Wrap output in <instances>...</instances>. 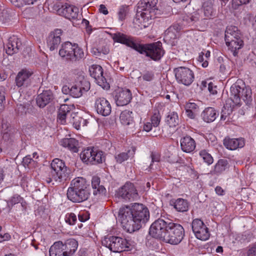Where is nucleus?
Returning a JSON list of instances; mask_svg holds the SVG:
<instances>
[{
  "label": "nucleus",
  "instance_id": "nucleus-1",
  "mask_svg": "<svg viewBox=\"0 0 256 256\" xmlns=\"http://www.w3.org/2000/svg\"><path fill=\"white\" fill-rule=\"evenodd\" d=\"M112 38L114 42L125 44L141 54H146L154 60H160L164 54L162 44L160 42L140 44L136 42L134 38L121 32L114 34Z\"/></svg>",
  "mask_w": 256,
  "mask_h": 256
},
{
  "label": "nucleus",
  "instance_id": "nucleus-2",
  "mask_svg": "<svg viewBox=\"0 0 256 256\" xmlns=\"http://www.w3.org/2000/svg\"><path fill=\"white\" fill-rule=\"evenodd\" d=\"M90 190L85 179L78 178L73 180L67 190V197L74 202H81L90 196Z\"/></svg>",
  "mask_w": 256,
  "mask_h": 256
},
{
  "label": "nucleus",
  "instance_id": "nucleus-3",
  "mask_svg": "<svg viewBox=\"0 0 256 256\" xmlns=\"http://www.w3.org/2000/svg\"><path fill=\"white\" fill-rule=\"evenodd\" d=\"M240 85L238 82L232 84L230 87V99L234 106H240L241 99L248 104L252 100V92L248 87L245 86L243 82Z\"/></svg>",
  "mask_w": 256,
  "mask_h": 256
},
{
  "label": "nucleus",
  "instance_id": "nucleus-4",
  "mask_svg": "<svg viewBox=\"0 0 256 256\" xmlns=\"http://www.w3.org/2000/svg\"><path fill=\"white\" fill-rule=\"evenodd\" d=\"M150 212L148 208L142 204L135 203L133 204V214L132 226L134 232L139 230L142 224H145L149 219Z\"/></svg>",
  "mask_w": 256,
  "mask_h": 256
},
{
  "label": "nucleus",
  "instance_id": "nucleus-5",
  "mask_svg": "<svg viewBox=\"0 0 256 256\" xmlns=\"http://www.w3.org/2000/svg\"><path fill=\"white\" fill-rule=\"evenodd\" d=\"M67 167L65 163L59 158H54L51 163L50 171L48 174L46 182H51L52 180L61 181L66 176Z\"/></svg>",
  "mask_w": 256,
  "mask_h": 256
},
{
  "label": "nucleus",
  "instance_id": "nucleus-6",
  "mask_svg": "<svg viewBox=\"0 0 256 256\" xmlns=\"http://www.w3.org/2000/svg\"><path fill=\"white\" fill-rule=\"evenodd\" d=\"M59 54L63 58L70 60H79L84 57V52L82 48L77 44H72L70 42L62 44L59 50Z\"/></svg>",
  "mask_w": 256,
  "mask_h": 256
},
{
  "label": "nucleus",
  "instance_id": "nucleus-7",
  "mask_svg": "<svg viewBox=\"0 0 256 256\" xmlns=\"http://www.w3.org/2000/svg\"><path fill=\"white\" fill-rule=\"evenodd\" d=\"M102 244L114 252L126 250L130 246L126 239L115 236L104 238L102 240Z\"/></svg>",
  "mask_w": 256,
  "mask_h": 256
},
{
  "label": "nucleus",
  "instance_id": "nucleus-8",
  "mask_svg": "<svg viewBox=\"0 0 256 256\" xmlns=\"http://www.w3.org/2000/svg\"><path fill=\"white\" fill-rule=\"evenodd\" d=\"M80 158L83 162L88 164L102 163L105 160V156L102 151L91 147L82 150Z\"/></svg>",
  "mask_w": 256,
  "mask_h": 256
},
{
  "label": "nucleus",
  "instance_id": "nucleus-9",
  "mask_svg": "<svg viewBox=\"0 0 256 256\" xmlns=\"http://www.w3.org/2000/svg\"><path fill=\"white\" fill-rule=\"evenodd\" d=\"M170 222V220L166 221L160 218L156 220L150 226V234L153 238L164 242Z\"/></svg>",
  "mask_w": 256,
  "mask_h": 256
},
{
  "label": "nucleus",
  "instance_id": "nucleus-10",
  "mask_svg": "<svg viewBox=\"0 0 256 256\" xmlns=\"http://www.w3.org/2000/svg\"><path fill=\"white\" fill-rule=\"evenodd\" d=\"M164 242L172 244H177L183 239L184 231L183 227L180 224L170 222Z\"/></svg>",
  "mask_w": 256,
  "mask_h": 256
},
{
  "label": "nucleus",
  "instance_id": "nucleus-11",
  "mask_svg": "<svg viewBox=\"0 0 256 256\" xmlns=\"http://www.w3.org/2000/svg\"><path fill=\"white\" fill-rule=\"evenodd\" d=\"M142 2H144L145 8L142 10L138 19L144 24V27H146L149 21L155 18L158 0H142Z\"/></svg>",
  "mask_w": 256,
  "mask_h": 256
},
{
  "label": "nucleus",
  "instance_id": "nucleus-12",
  "mask_svg": "<svg viewBox=\"0 0 256 256\" xmlns=\"http://www.w3.org/2000/svg\"><path fill=\"white\" fill-rule=\"evenodd\" d=\"M176 82L179 84L190 86L194 81V74L190 68L179 66L174 70Z\"/></svg>",
  "mask_w": 256,
  "mask_h": 256
},
{
  "label": "nucleus",
  "instance_id": "nucleus-13",
  "mask_svg": "<svg viewBox=\"0 0 256 256\" xmlns=\"http://www.w3.org/2000/svg\"><path fill=\"white\" fill-rule=\"evenodd\" d=\"M90 82L82 77L78 81L76 82L70 88L66 86L63 87L62 91H66L68 89L71 96L78 98L80 97L84 93L88 92L90 89Z\"/></svg>",
  "mask_w": 256,
  "mask_h": 256
},
{
  "label": "nucleus",
  "instance_id": "nucleus-14",
  "mask_svg": "<svg viewBox=\"0 0 256 256\" xmlns=\"http://www.w3.org/2000/svg\"><path fill=\"white\" fill-rule=\"evenodd\" d=\"M133 214V205L130 207L124 206L120 208L118 217L121 221L124 228L128 232H134V228L130 222L132 220Z\"/></svg>",
  "mask_w": 256,
  "mask_h": 256
},
{
  "label": "nucleus",
  "instance_id": "nucleus-15",
  "mask_svg": "<svg viewBox=\"0 0 256 256\" xmlns=\"http://www.w3.org/2000/svg\"><path fill=\"white\" fill-rule=\"evenodd\" d=\"M90 75L94 78L96 82L104 90H108L110 85L103 76V70L101 66L97 64L92 65L89 68Z\"/></svg>",
  "mask_w": 256,
  "mask_h": 256
},
{
  "label": "nucleus",
  "instance_id": "nucleus-16",
  "mask_svg": "<svg viewBox=\"0 0 256 256\" xmlns=\"http://www.w3.org/2000/svg\"><path fill=\"white\" fill-rule=\"evenodd\" d=\"M192 231L197 238L202 240L208 239L210 234L208 228L202 220L199 219L194 220L192 222Z\"/></svg>",
  "mask_w": 256,
  "mask_h": 256
},
{
  "label": "nucleus",
  "instance_id": "nucleus-17",
  "mask_svg": "<svg viewBox=\"0 0 256 256\" xmlns=\"http://www.w3.org/2000/svg\"><path fill=\"white\" fill-rule=\"evenodd\" d=\"M118 196L126 200H134L138 198V194L134 185L130 182H126L117 192Z\"/></svg>",
  "mask_w": 256,
  "mask_h": 256
},
{
  "label": "nucleus",
  "instance_id": "nucleus-18",
  "mask_svg": "<svg viewBox=\"0 0 256 256\" xmlns=\"http://www.w3.org/2000/svg\"><path fill=\"white\" fill-rule=\"evenodd\" d=\"M1 134L2 140L6 144H10L16 140V130L6 122H2Z\"/></svg>",
  "mask_w": 256,
  "mask_h": 256
},
{
  "label": "nucleus",
  "instance_id": "nucleus-19",
  "mask_svg": "<svg viewBox=\"0 0 256 256\" xmlns=\"http://www.w3.org/2000/svg\"><path fill=\"white\" fill-rule=\"evenodd\" d=\"M78 8L74 6L66 4L60 8L58 10V14L68 20H76L78 18Z\"/></svg>",
  "mask_w": 256,
  "mask_h": 256
},
{
  "label": "nucleus",
  "instance_id": "nucleus-20",
  "mask_svg": "<svg viewBox=\"0 0 256 256\" xmlns=\"http://www.w3.org/2000/svg\"><path fill=\"white\" fill-rule=\"evenodd\" d=\"M94 106L98 114L102 116H108L111 112V105L110 102L104 98H98L96 100Z\"/></svg>",
  "mask_w": 256,
  "mask_h": 256
},
{
  "label": "nucleus",
  "instance_id": "nucleus-21",
  "mask_svg": "<svg viewBox=\"0 0 256 256\" xmlns=\"http://www.w3.org/2000/svg\"><path fill=\"white\" fill-rule=\"evenodd\" d=\"M54 244H56L58 247L63 252H64L68 256H72L74 252L76 251L78 243V242L73 238H70L63 244L62 242H55Z\"/></svg>",
  "mask_w": 256,
  "mask_h": 256
},
{
  "label": "nucleus",
  "instance_id": "nucleus-22",
  "mask_svg": "<svg viewBox=\"0 0 256 256\" xmlns=\"http://www.w3.org/2000/svg\"><path fill=\"white\" fill-rule=\"evenodd\" d=\"M62 34V30L60 29H56L49 34L47 38V45L51 51L58 48L61 42Z\"/></svg>",
  "mask_w": 256,
  "mask_h": 256
},
{
  "label": "nucleus",
  "instance_id": "nucleus-23",
  "mask_svg": "<svg viewBox=\"0 0 256 256\" xmlns=\"http://www.w3.org/2000/svg\"><path fill=\"white\" fill-rule=\"evenodd\" d=\"M132 94L128 89H122L115 96L116 104L118 106L128 104L132 99Z\"/></svg>",
  "mask_w": 256,
  "mask_h": 256
},
{
  "label": "nucleus",
  "instance_id": "nucleus-24",
  "mask_svg": "<svg viewBox=\"0 0 256 256\" xmlns=\"http://www.w3.org/2000/svg\"><path fill=\"white\" fill-rule=\"evenodd\" d=\"M21 45V42L18 37L14 36H11L6 44V52L8 54L12 55L18 52Z\"/></svg>",
  "mask_w": 256,
  "mask_h": 256
},
{
  "label": "nucleus",
  "instance_id": "nucleus-25",
  "mask_svg": "<svg viewBox=\"0 0 256 256\" xmlns=\"http://www.w3.org/2000/svg\"><path fill=\"white\" fill-rule=\"evenodd\" d=\"M53 99L52 92L50 90H44L36 99V104L40 108H44Z\"/></svg>",
  "mask_w": 256,
  "mask_h": 256
},
{
  "label": "nucleus",
  "instance_id": "nucleus-26",
  "mask_svg": "<svg viewBox=\"0 0 256 256\" xmlns=\"http://www.w3.org/2000/svg\"><path fill=\"white\" fill-rule=\"evenodd\" d=\"M59 144L72 152H76L78 150V141L74 138H64L60 140Z\"/></svg>",
  "mask_w": 256,
  "mask_h": 256
},
{
  "label": "nucleus",
  "instance_id": "nucleus-27",
  "mask_svg": "<svg viewBox=\"0 0 256 256\" xmlns=\"http://www.w3.org/2000/svg\"><path fill=\"white\" fill-rule=\"evenodd\" d=\"M202 14L200 13L199 10L190 14L188 16L184 17V20L186 21L189 26H198L200 22L204 20Z\"/></svg>",
  "mask_w": 256,
  "mask_h": 256
},
{
  "label": "nucleus",
  "instance_id": "nucleus-28",
  "mask_svg": "<svg viewBox=\"0 0 256 256\" xmlns=\"http://www.w3.org/2000/svg\"><path fill=\"white\" fill-rule=\"evenodd\" d=\"M224 144L228 150H235L238 148L243 147L244 146V140L242 138H225L224 140Z\"/></svg>",
  "mask_w": 256,
  "mask_h": 256
},
{
  "label": "nucleus",
  "instance_id": "nucleus-29",
  "mask_svg": "<svg viewBox=\"0 0 256 256\" xmlns=\"http://www.w3.org/2000/svg\"><path fill=\"white\" fill-rule=\"evenodd\" d=\"M100 178L97 176H94L92 180V186L94 190L93 194L98 198H101L105 195L106 189L102 185H100Z\"/></svg>",
  "mask_w": 256,
  "mask_h": 256
},
{
  "label": "nucleus",
  "instance_id": "nucleus-30",
  "mask_svg": "<svg viewBox=\"0 0 256 256\" xmlns=\"http://www.w3.org/2000/svg\"><path fill=\"white\" fill-rule=\"evenodd\" d=\"M32 74V72L27 69H23L20 71L16 79V84L20 87L27 84L29 81V78Z\"/></svg>",
  "mask_w": 256,
  "mask_h": 256
},
{
  "label": "nucleus",
  "instance_id": "nucleus-31",
  "mask_svg": "<svg viewBox=\"0 0 256 256\" xmlns=\"http://www.w3.org/2000/svg\"><path fill=\"white\" fill-rule=\"evenodd\" d=\"M202 14L204 20H208L214 17L216 10L214 8L213 4L210 2H205L203 4L202 9L199 10Z\"/></svg>",
  "mask_w": 256,
  "mask_h": 256
},
{
  "label": "nucleus",
  "instance_id": "nucleus-32",
  "mask_svg": "<svg viewBox=\"0 0 256 256\" xmlns=\"http://www.w3.org/2000/svg\"><path fill=\"white\" fill-rule=\"evenodd\" d=\"M226 46L232 54L236 56L238 55V51L244 46V42L242 38H238L235 40L225 41Z\"/></svg>",
  "mask_w": 256,
  "mask_h": 256
},
{
  "label": "nucleus",
  "instance_id": "nucleus-33",
  "mask_svg": "<svg viewBox=\"0 0 256 256\" xmlns=\"http://www.w3.org/2000/svg\"><path fill=\"white\" fill-rule=\"evenodd\" d=\"M182 150L186 152H190L196 148V144L194 140L191 137L186 136L180 140Z\"/></svg>",
  "mask_w": 256,
  "mask_h": 256
},
{
  "label": "nucleus",
  "instance_id": "nucleus-34",
  "mask_svg": "<svg viewBox=\"0 0 256 256\" xmlns=\"http://www.w3.org/2000/svg\"><path fill=\"white\" fill-rule=\"evenodd\" d=\"M242 38L241 34L238 28L234 26H228L225 32V41Z\"/></svg>",
  "mask_w": 256,
  "mask_h": 256
},
{
  "label": "nucleus",
  "instance_id": "nucleus-35",
  "mask_svg": "<svg viewBox=\"0 0 256 256\" xmlns=\"http://www.w3.org/2000/svg\"><path fill=\"white\" fill-rule=\"evenodd\" d=\"M73 106L72 105L61 104L58 116V120L60 124H65L66 116L70 112Z\"/></svg>",
  "mask_w": 256,
  "mask_h": 256
},
{
  "label": "nucleus",
  "instance_id": "nucleus-36",
  "mask_svg": "<svg viewBox=\"0 0 256 256\" xmlns=\"http://www.w3.org/2000/svg\"><path fill=\"white\" fill-rule=\"evenodd\" d=\"M218 116V114L216 110L211 107L206 108L202 114L204 120L206 122H210L214 121Z\"/></svg>",
  "mask_w": 256,
  "mask_h": 256
},
{
  "label": "nucleus",
  "instance_id": "nucleus-37",
  "mask_svg": "<svg viewBox=\"0 0 256 256\" xmlns=\"http://www.w3.org/2000/svg\"><path fill=\"white\" fill-rule=\"evenodd\" d=\"M172 205L178 212H184L188 210L189 204L186 200L178 198L172 201Z\"/></svg>",
  "mask_w": 256,
  "mask_h": 256
},
{
  "label": "nucleus",
  "instance_id": "nucleus-38",
  "mask_svg": "<svg viewBox=\"0 0 256 256\" xmlns=\"http://www.w3.org/2000/svg\"><path fill=\"white\" fill-rule=\"evenodd\" d=\"M132 112L128 110L122 111L120 116L121 124L124 126H129L134 124V119L132 116Z\"/></svg>",
  "mask_w": 256,
  "mask_h": 256
},
{
  "label": "nucleus",
  "instance_id": "nucleus-39",
  "mask_svg": "<svg viewBox=\"0 0 256 256\" xmlns=\"http://www.w3.org/2000/svg\"><path fill=\"white\" fill-rule=\"evenodd\" d=\"M229 168L228 162L226 160H219L214 166V173L219 174L226 170Z\"/></svg>",
  "mask_w": 256,
  "mask_h": 256
},
{
  "label": "nucleus",
  "instance_id": "nucleus-40",
  "mask_svg": "<svg viewBox=\"0 0 256 256\" xmlns=\"http://www.w3.org/2000/svg\"><path fill=\"white\" fill-rule=\"evenodd\" d=\"M135 148H132V150L128 152H122L115 156V159L118 163L121 164L126 160L130 156H133L135 153Z\"/></svg>",
  "mask_w": 256,
  "mask_h": 256
},
{
  "label": "nucleus",
  "instance_id": "nucleus-41",
  "mask_svg": "<svg viewBox=\"0 0 256 256\" xmlns=\"http://www.w3.org/2000/svg\"><path fill=\"white\" fill-rule=\"evenodd\" d=\"M210 56V50H204L199 54L198 58V62L201 64L203 68H206L208 64V60Z\"/></svg>",
  "mask_w": 256,
  "mask_h": 256
},
{
  "label": "nucleus",
  "instance_id": "nucleus-42",
  "mask_svg": "<svg viewBox=\"0 0 256 256\" xmlns=\"http://www.w3.org/2000/svg\"><path fill=\"white\" fill-rule=\"evenodd\" d=\"M166 122L170 127H175L178 125L180 120L176 112H170L166 116Z\"/></svg>",
  "mask_w": 256,
  "mask_h": 256
},
{
  "label": "nucleus",
  "instance_id": "nucleus-43",
  "mask_svg": "<svg viewBox=\"0 0 256 256\" xmlns=\"http://www.w3.org/2000/svg\"><path fill=\"white\" fill-rule=\"evenodd\" d=\"M59 248L54 243L50 248V256H68Z\"/></svg>",
  "mask_w": 256,
  "mask_h": 256
},
{
  "label": "nucleus",
  "instance_id": "nucleus-44",
  "mask_svg": "<svg viewBox=\"0 0 256 256\" xmlns=\"http://www.w3.org/2000/svg\"><path fill=\"white\" fill-rule=\"evenodd\" d=\"M161 117L160 112L157 110H154L150 117V122L153 124L154 127L156 128L159 126Z\"/></svg>",
  "mask_w": 256,
  "mask_h": 256
},
{
  "label": "nucleus",
  "instance_id": "nucleus-45",
  "mask_svg": "<svg viewBox=\"0 0 256 256\" xmlns=\"http://www.w3.org/2000/svg\"><path fill=\"white\" fill-rule=\"evenodd\" d=\"M199 154L200 157L204 160V162L208 165L212 164L214 159L210 154L206 150H203L200 152Z\"/></svg>",
  "mask_w": 256,
  "mask_h": 256
},
{
  "label": "nucleus",
  "instance_id": "nucleus-46",
  "mask_svg": "<svg viewBox=\"0 0 256 256\" xmlns=\"http://www.w3.org/2000/svg\"><path fill=\"white\" fill-rule=\"evenodd\" d=\"M37 0H10V2L15 6L20 7L25 4H34Z\"/></svg>",
  "mask_w": 256,
  "mask_h": 256
},
{
  "label": "nucleus",
  "instance_id": "nucleus-47",
  "mask_svg": "<svg viewBox=\"0 0 256 256\" xmlns=\"http://www.w3.org/2000/svg\"><path fill=\"white\" fill-rule=\"evenodd\" d=\"M64 220L68 224L74 225L76 222V216L74 213H68L65 216Z\"/></svg>",
  "mask_w": 256,
  "mask_h": 256
},
{
  "label": "nucleus",
  "instance_id": "nucleus-48",
  "mask_svg": "<svg viewBox=\"0 0 256 256\" xmlns=\"http://www.w3.org/2000/svg\"><path fill=\"white\" fill-rule=\"evenodd\" d=\"M128 13V8L126 6H122L120 7L118 12V18L120 20H123L126 18Z\"/></svg>",
  "mask_w": 256,
  "mask_h": 256
},
{
  "label": "nucleus",
  "instance_id": "nucleus-49",
  "mask_svg": "<svg viewBox=\"0 0 256 256\" xmlns=\"http://www.w3.org/2000/svg\"><path fill=\"white\" fill-rule=\"evenodd\" d=\"M185 109L197 112L198 110V106L194 102H190L186 104Z\"/></svg>",
  "mask_w": 256,
  "mask_h": 256
},
{
  "label": "nucleus",
  "instance_id": "nucleus-50",
  "mask_svg": "<svg viewBox=\"0 0 256 256\" xmlns=\"http://www.w3.org/2000/svg\"><path fill=\"white\" fill-rule=\"evenodd\" d=\"M180 160V158L176 153L171 154L168 158V161L170 163H176Z\"/></svg>",
  "mask_w": 256,
  "mask_h": 256
},
{
  "label": "nucleus",
  "instance_id": "nucleus-51",
  "mask_svg": "<svg viewBox=\"0 0 256 256\" xmlns=\"http://www.w3.org/2000/svg\"><path fill=\"white\" fill-rule=\"evenodd\" d=\"M208 90L212 94H217V86H215L212 82H209L208 84Z\"/></svg>",
  "mask_w": 256,
  "mask_h": 256
},
{
  "label": "nucleus",
  "instance_id": "nucleus-52",
  "mask_svg": "<svg viewBox=\"0 0 256 256\" xmlns=\"http://www.w3.org/2000/svg\"><path fill=\"white\" fill-rule=\"evenodd\" d=\"M34 162L30 156H27L23 158L22 164L24 166H29V165Z\"/></svg>",
  "mask_w": 256,
  "mask_h": 256
},
{
  "label": "nucleus",
  "instance_id": "nucleus-53",
  "mask_svg": "<svg viewBox=\"0 0 256 256\" xmlns=\"http://www.w3.org/2000/svg\"><path fill=\"white\" fill-rule=\"evenodd\" d=\"M78 120V122H80V124H77V123L76 122H74V124L75 128L77 130H79L80 128L81 125H82L83 126H87V124L88 122L86 120L79 118V120Z\"/></svg>",
  "mask_w": 256,
  "mask_h": 256
},
{
  "label": "nucleus",
  "instance_id": "nucleus-54",
  "mask_svg": "<svg viewBox=\"0 0 256 256\" xmlns=\"http://www.w3.org/2000/svg\"><path fill=\"white\" fill-rule=\"evenodd\" d=\"M152 127H154L153 124L151 122H144V130L146 132H149L152 130Z\"/></svg>",
  "mask_w": 256,
  "mask_h": 256
},
{
  "label": "nucleus",
  "instance_id": "nucleus-55",
  "mask_svg": "<svg viewBox=\"0 0 256 256\" xmlns=\"http://www.w3.org/2000/svg\"><path fill=\"white\" fill-rule=\"evenodd\" d=\"M22 201V198L18 195H14L12 196L10 200V202L12 204H15L19 202H21Z\"/></svg>",
  "mask_w": 256,
  "mask_h": 256
},
{
  "label": "nucleus",
  "instance_id": "nucleus-56",
  "mask_svg": "<svg viewBox=\"0 0 256 256\" xmlns=\"http://www.w3.org/2000/svg\"><path fill=\"white\" fill-rule=\"evenodd\" d=\"M154 78V74L150 72H147L142 76V78L146 81H150Z\"/></svg>",
  "mask_w": 256,
  "mask_h": 256
},
{
  "label": "nucleus",
  "instance_id": "nucleus-57",
  "mask_svg": "<svg viewBox=\"0 0 256 256\" xmlns=\"http://www.w3.org/2000/svg\"><path fill=\"white\" fill-rule=\"evenodd\" d=\"M78 220L82 222H84L86 221L88 218L87 216V215L86 214V213L84 212H80L78 215Z\"/></svg>",
  "mask_w": 256,
  "mask_h": 256
},
{
  "label": "nucleus",
  "instance_id": "nucleus-58",
  "mask_svg": "<svg viewBox=\"0 0 256 256\" xmlns=\"http://www.w3.org/2000/svg\"><path fill=\"white\" fill-rule=\"evenodd\" d=\"M248 256H254L256 254V244L249 248L248 251Z\"/></svg>",
  "mask_w": 256,
  "mask_h": 256
},
{
  "label": "nucleus",
  "instance_id": "nucleus-59",
  "mask_svg": "<svg viewBox=\"0 0 256 256\" xmlns=\"http://www.w3.org/2000/svg\"><path fill=\"white\" fill-rule=\"evenodd\" d=\"M98 10L100 13H102L105 15L108 14V9L104 4H100L99 6Z\"/></svg>",
  "mask_w": 256,
  "mask_h": 256
},
{
  "label": "nucleus",
  "instance_id": "nucleus-60",
  "mask_svg": "<svg viewBox=\"0 0 256 256\" xmlns=\"http://www.w3.org/2000/svg\"><path fill=\"white\" fill-rule=\"evenodd\" d=\"M186 116L190 118H194V117L196 115V112L194 111H192V110H186Z\"/></svg>",
  "mask_w": 256,
  "mask_h": 256
},
{
  "label": "nucleus",
  "instance_id": "nucleus-61",
  "mask_svg": "<svg viewBox=\"0 0 256 256\" xmlns=\"http://www.w3.org/2000/svg\"><path fill=\"white\" fill-rule=\"evenodd\" d=\"M233 2L236 5H242L249 2L250 0H233Z\"/></svg>",
  "mask_w": 256,
  "mask_h": 256
},
{
  "label": "nucleus",
  "instance_id": "nucleus-62",
  "mask_svg": "<svg viewBox=\"0 0 256 256\" xmlns=\"http://www.w3.org/2000/svg\"><path fill=\"white\" fill-rule=\"evenodd\" d=\"M17 110L18 112L21 114H22L23 113H25L26 112L24 106L22 104L18 105Z\"/></svg>",
  "mask_w": 256,
  "mask_h": 256
},
{
  "label": "nucleus",
  "instance_id": "nucleus-63",
  "mask_svg": "<svg viewBox=\"0 0 256 256\" xmlns=\"http://www.w3.org/2000/svg\"><path fill=\"white\" fill-rule=\"evenodd\" d=\"M215 191L218 195L222 196L224 194V191L223 189L220 186H216L215 188Z\"/></svg>",
  "mask_w": 256,
  "mask_h": 256
},
{
  "label": "nucleus",
  "instance_id": "nucleus-64",
  "mask_svg": "<svg viewBox=\"0 0 256 256\" xmlns=\"http://www.w3.org/2000/svg\"><path fill=\"white\" fill-rule=\"evenodd\" d=\"M110 49L108 46H104L100 50V52H102L104 54H107L109 53Z\"/></svg>",
  "mask_w": 256,
  "mask_h": 256
}]
</instances>
